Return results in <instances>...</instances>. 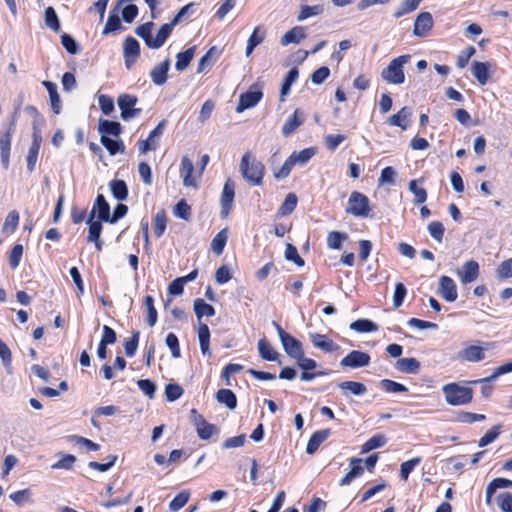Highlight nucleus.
<instances>
[{
  "label": "nucleus",
  "instance_id": "1",
  "mask_svg": "<svg viewBox=\"0 0 512 512\" xmlns=\"http://www.w3.org/2000/svg\"><path fill=\"white\" fill-rule=\"evenodd\" d=\"M240 171L243 178L251 186H260L263 183V177L265 174V166L261 161H258L255 156L250 152L245 153L242 156L240 162Z\"/></svg>",
  "mask_w": 512,
  "mask_h": 512
},
{
  "label": "nucleus",
  "instance_id": "2",
  "mask_svg": "<svg viewBox=\"0 0 512 512\" xmlns=\"http://www.w3.org/2000/svg\"><path fill=\"white\" fill-rule=\"evenodd\" d=\"M410 60V55H401L392 59L388 66L381 71V78L388 84L399 85L405 81L404 65Z\"/></svg>",
  "mask_w": 512,
  "mask_h": 512
},
{
  "label": "nucleus",
  "instance_id": "3",
  "mask_svg": "<svg viewBox=\"0 0 512 512\" xmlns=\"http://www.w3.org/2000/svg\"><path fill=\"white\" fill-rule=\"evenodd\" d=\"M442 391L449 405L462 406L469 404L473 398V390L458 383H449L443 386Z\"/></svg>",
  "mask_w": 512,
  "mask_h": 512
},
{
  "label": "nucleus",
  "instance_id": "4",
  "mask_svg": "<svg viewBox=\"0 0 512 512\" xmlns=\"http://www.w3.org/2000/svg\"><path fill=\"white\" fill-rule=\"evenodd\" d=\"M273 324L276 328L279 339L286 354L295 360L297 358H301L302 354L304 353L301 342L289 333L285 332L278 323L273 322Z\"/></svg>",
  "mask_w": 512,
  "mask_h": 512
},
{
  "label": "nucleus",
  "instance_id": "5",
  "mask_svg": "<svg viewBox=\"0 0 512 512\" xmlns=\"http://www.w3.org/2000/svg\"><path fill=\"white\" fill-rule=\"evenodd\" d=\"M345 212L356 217H368L370 212L368 197L358 191L352 192Z\"/></svg>",
  "mask_w": 512,
  "mask_h": 512
},
{
  "label": "nucleus",
  "instance_id": "6",
  "mask_svg": "<svg viewBox=\"0 0 512 512\" xmlns=\"http://www.w3.org/2000/svg\"><path fill=\"white\" fill-rule=\"evenodd\" d=\"M492 344L485 342L483 346L469 344L465 345L458 353L457 358L462 361L477 363L486 358L485 351L491 348Z\"/></svg>",
  "mask_w": 512,
  "mask_h": 512
},
{
  "label": "nucleus",
  "instance_id": "7",
  "mask_svg": "<svg viewBox=\"0 0 512 512\" xmlns=\"http://www.w3.org/2000/svg\"><path fill=\"white\" fill-rule=\"evenodd\" d=\"M138 99L134 95L122 94L117 99V104L121 110V118L124 121L130 120L141 113L140 108H136Z\"/></svg>",
  "mask_w": 512,
  "mask_h": 512
},
{
  "label": "nucleus",
  "instance_id": "8",
  "mask_svg": "<svg viewBox=\"0 0 512 512\" xmlns=\"http://www.w3.org/2000/svg\"><path fill=\"white\" fill-rule=\"evenodd\" d=\"M370 355L366 352L352 350L344 358L341 359L340 365L343 368H362L370 364Z\"/></svg>",
  "mask_w": 512,
  "mask_h": 512
},
{
  "label": "nucleus",
  "instance_id": "9",
  "mask_svg": "<svg viewBox=\"0 0 512 512\" xmlns=\"http://www.w3.org/2000/svg\"><path fill=\"white\" fill-rule=\"evenodd\" d=\"M235 196V185L231 179H228L223 187V191L220 198L221 205V217L226 218L232 208V203Z\"/></svg>",
  "mask_w": 512,
  "mask_h": 512
},
{
  "label": "nucleus",
  "instance_id": "10",
  "mask_svg": "<svg viewBox=\"0 0 512 512\" xmlns=\"http://www.w3.org/2000/svg\"><path fill=\"white\" fill-rule=\"evenodd\" d=\"M139 54H140L139 42L131 36L126 37V39L124 41V46H123V56L125 59V65L128 69H130L132 67V65L135 63Z\"/></svg>",
  "mask_w": 512,
  "mask_h": 512
},
{
  "label": "nucleus",
  "instance_id": "11",
  "mask_svg": "<svg viewBox=\"0 0 512 512\" xmlns=\"http://www.w3.org/2000/svg\"><path fill=\"white\" fill-rule=\"evenodd\" d=\"M457 275L462 284H469L478 278L479 264L474 260L467 261L457 271Z\"/></svg>",
  "mask_w": 512,
  "mask_h": 512
},
{
  "label": "nucleus",
  "instance_id": "12",
  "mask_svg": "<svg viewBox=\"0 0 512 512\" xmlns=\"http://www.w3.org/2000/svg\"><path fill=\"white\" fill-rule=\"evenodd\" d=\"M438 292L447 302H454L458 297L456 284L448 276L440 277Z\"/></svg>",
  "mask_w": 512,
  "mask_h": 512
},
{
  "label": "nucleus",
  "instance_id": "13",
  "mask_svg": "<svg viewBox=\"0 0 512 512\" xmlns=\"http://www.w3.org/2000/svg\"><path fill=\"white\" fill-rule=\"evenodd\" d=\"M262 95V92L259 90H249L241 94L238 105L236 107V112L241 113L246 109L256 106L261 100Z\"/></svg>",
  "mask_w": 512,
  "mask_h": 512
},
{
  "label": "nucleus",
  "instance_id": "14",
  "mask_svg": "<svg viewBox=\"0 0 512 512\" xmlns=\"http://www.w3.org/2000/svg\"><path fill=\"white\" fill-rule=\"evenodd\" d=\"M433 26V18L429 12H421L414 23L413 34L418 37H424Z\"/></svg>",
  "mask_w": 512,
  "mask_h": 512
},
{
  "label": "nucleus",
  "instance_id": "15",
  "mask_svg": "<svg viewBox=\"0 0 512 512\" xmlns=\"http://www.w3.org/2000/svg\"><path fill=\"white\" fill-rule=\"evenodd\" d=\"M32 137V144L29 148L27 155V169L29 170V172H33L35 170L40 146L42 143V137L38 132L35 131Z\"/></svg>",
  "mask_w": 512,
  "mask_h": 512
},
{
  "label": "nucleus",
  "instance_id": "16",
  "mask_svg": "<svg viewBox=\"0 0 512 512\" xmlns=\"http://www.w3.org/2000/svg\"><path fill=\"white\" fill-rule=\"evenodd\" d=\"M170 68V60L166 59L165 61L157 64L150 72V77L152 82L155 85H163L167 80V73Z\"/></svg>",
  "mask_w": 512,
  "mask_h": 512
},
{
  "label": "nucleus",
  "instance_id": "17",
  "mask_svg": "<svg viewBox=\"0 0 512 512\" xmlns=\"http://www.w3.org/2000/svg\"><path fill=\"white\" fill-rule=\"evenodd\" d=\"M309 338L313 345L322 351L325 352H334L339 349V346L334 343L330 338L326 335L319 333H312L309 335Z\"/></svg>",
  "mask_w": 512,
  "mask_h": 512
},
{
  "label": "nucleus",
  "instance_id": "18",
  "mask_svg": "<svg viewBox=\"0 0 512 512\" xmlns=\"http://www.w3.org/2000/svg\"><path fill=\"white\" fill-rule=\"evenodd\" d=\"M194 165L191 159L187 156L182 157L181 160V177L183 178V185L185 187H196L195 178L192 176Z\"/></svg>",
  "mask_w": 512,
  "mask_h": 512
},
{
  "label": "nucleus",
  "instance_id": "19",
  "mask_svg": "<svg viewBox=\"0 0 512 512\" xmlns=\"http://www.w3.org/2000/svg\"><path fill=\"white\" fill-rule=\"evenodd\" d=\"M330 435V429H322L314 432L307 443L306 452L308 454H314L319 446L325 442Z\"/></svg>",
  "mask_w": 512,
  "mask_h": 512
},
{
  "label": "nucleus",
  "instance_id": "20",
  "mask_svg": "<svg viewBox=\"0 0 512 512\" xmlns=\"http://www.w3.org/2000/svg\"><path fill=\"white\" fill-rule=\"evenodd\" d=\"M175 26L176 25L173 24L172 21L170 23L163 24L158 30L156 36L152 38L151 44L148 43V47L152 49L160 48L165 43Z\"/></svg>",
  "mask_w": 512,
  "mask_h": 512
},
{
  "label": "nucleus",
  "instance_id": "21",
  "mask_svg": "<svg viewBox=\"0 0 512 512\" xmlns=\"http://www.w3.org/2000/svg\"><path fill=\"white\" fill-rule=\"evenodd\" d=\"M91 212H94V217L97 216L100 221H106V222L109 221L110 206L102 194H99L96 197V200H95V203H94V206H93Z\"/></svg>",
  "mask_w": 512,
  "mask_h": 512
},
{
  "label": "nucleus",
  "instance_id": "22",
  "mask_svg": "<svg viewBox=\"0 0 512 512\" xmlns=\"http://www.w3.org/2000/svg\"><path fill=\"white\" fill-rule=\"evenodd\" d=\"M411 115V109L405 106L401 108L398 111V113L390 116L387 119V124H389L390 126L400 127L402 130H406L408 127L407 120L411 117Z\"/></svg>",
  "mask_w": 512,
  "mask_h": 512
},
{
  "label": "nucleus",
  "instance_id": "23",
  "mask_svg": "<svg viewBox=\"0 0 512 512\" xmlns=\"http://www.w3.org/2000/svg\"><path fill=\"white\" fill-rule=\"evenodd\" d=\"M306 37L305 29L301 26L293 27L287 31L280 39L282 46H287L291 43L298 44Z\"/></svg>",
  "mask_w": 512,
  "mask_h": 512
},
{
  "label": "nucleus",
  "instance_id": "24",
  "mask_svg": "<svg viewBox=\"0 0 512 512\" xmlns=\"http://www.w3.org/2000/svg\"><path fill=\"white\" fill-rule=\"evenodd\" d=\"M198 339L202 354L210 357L212 355L210 351V330L205 323L200 322L199 324Z\"/></svg>",
  "mask_w": 512,
  "mask_h": 512
},
{
  "label": "nucleus",
  "instance_id": "25",
  "mask_svg": "<svg viewBox=\"0 0 512 512\" xmlns=\"http://www.w3.org/2000/svg\"><path fill=\"white\" fill-rule=\"evenodd\" d=\"M338 387L344 392L346 397L348 396L347 392L355 396H362L367 392V387L363 383L356 381H344L339 383Z\"/></svg>",
  "mask_w": 512,
  "mask_h": 512
},
{
  "label": "nucleus",
  "instance_id": "26",
  "mask_svg": "<svg viewBox=\"0 0 512 512\" xmlns=\"http://www.w3.org/2000/svg\"><path fill=\"white\" fill-rule=\"evenodd\" d=\"M43 86L49 93L51 108L55 114H59L61 111V100L57 91V85L51 81H43Z\"/></svg>",
  "mask_w": 512,
  "mask_h": 512
},
{
  "label": "nucleus",
  "instance_id": "27",
  "mask_svg": "<svg viewBox=\"0 0 512 512\" xmlns=\"http://www.w3.org/2000/svg\"><path fill=\"white\" fill-rule=\"evenodd\" d=\"M395 368L402 373L414 374L418 372L420 362L415 358H401L396 361Z\"/></svg>",
  "mask_w": 512,
  "mask_h": 512
},
{
  "label": "nucleus",
  "instance_id": "28",
  "mask_svg": "<svg viewBox=\"0 0 512 512\" xmlns=\"http://www.w3.org/2000/svg\"><path fill=\"white\" fill-rule=\"evenodd\" d=\"M216 399L220 404L225 405L228 409L234 410L237 406V398L235 393L230 389H220L216 394Z\"/></svg>",
  "mask_w": 512,
  "mask_h": 512
},
{
  "label": "nucleus",
  "instance_id": "29",
  "mask_svg": "<svg viewBox=\"0 0 512 512\" xmlns=\"http://www.w3.org/2000/svg\"><path fill=\"white\" fill-rule=\"evenodd\" d=\"M512 487V480L506 478H495L486 487V502L489 503L492 495L497 489Z\"/></svg>",
  "mask_w": 512,
  "mask_h": 512
},
{
  "label": "nucleus",
  "instance_id": "30",
  "mask_svg": "<svg viewBox=\"0 0 512 512\" xmlns=\"http://www.w3.org/2000/svg\"><path fill=\"white\" fill-rule=\"evenodd\" d=\"M258 351L259 355L262 359L267 361H275L278 358V353L273 350L270 343L266 340V338H261L258 341Z\"/></svg>",
  "mask_w": 512,
  "mask_h": 512
},
{
  "label": "nucleus",
  "instance_id": "31",
  "mask_svg": "<svg viewBox=\"0 0 512 512\" xmlns=\"http://www.w3.org/2000/svg\"><path fill=\"white\" fill-rule=\"evenodd\" d=\"M194 311L199 321L204 316L212 317L215 314L214 307L200 298L194 301Z\"/></svg>",
  "mask_w": 512,
  "mask_h": 512
},
{
  "label": "nucleus",
  "instance_id": "32",
  "mask_svg": "<svg viewBox=\"0 0 512 512\" xmlns=\"http://www.w3.org/2000/svg\"><path fill=\"white\" fill-rule=\"evenodd\" d=\"M471 71L472 75L481 85H485L488 82L489 73L486 63L475 61L472 64Z\"/></svg>",
  "mask_w": 512,
  "mask_h": 512
},
{
  "label": "nucleus",
  "instance_id": "33",
  "mask_svg": "<svg viewBox=\"0 0 512 512\" xmlns=\"http://www.w3.org/2000/svg\"><path fill=\"white\" fill-rule=\"evenodd\" d=\"M303 121V119L298 117V110H295L294 113L291 114L285 121L282 127V134L284 136L291 135L299 126L303 124Z\"/></svg>",
  "mask_w": 512,
  "mask_h": 512
},
{
  "label": "nucleus",
  "instance_id": "34",
  "mask_svg": "<svg viewBox=\"0 0 512 512\" xmlns=\"http://www.w3.org/2000/svg\"><path fill=\"white\" fill-rule=\"evenodd\" d=\"M195 47H190L184 52H180L177 54L175 68L178 71H184L190 64L191 60L194 57Z\"/></svg>",
  "mask_w": 512,
  "mask_h": 512
},
{
  "label": "nucleus",
  "instance_id": "35",
  "mask_svg": "<svg viewBox=\"0 0 512 512\" xmlns=\"http://www.w3.org/2000/svg\"><path fill=\"white\" fill-rule=\"evenodd\" d=\"M350 329L358 333H369L378 330V325L369 319H358L350 324Z\"/></svg>",
  "mask_w": 512,
  "mask_h": 512
},
{
  "label": "nucleus",
  "instance_id": "36",
  "mask_svg": "<svg viewBox=\"0 0 512 512\" xmlns=\"http://www.w3.org/2000/svg\"><path fill=\"white\" fill-rule=\"evenodd\" d=\"M418 183H423V179H414L409 183V191L414 195V202L416 205H420L427 200V192L424 188L417 186Z\"/></svg>",
  "mask_w": 512,
  "mask_h": 512
},
{
  "label": "nucleus",
  "instance_id": "37",
  "mask_svg": "<svg viewBox=\"0 0 512 512\" xmlns=\"http://www.w3.org/2000/svg\"><path fill=\"white\" fill-rule=\"evenodd\" d=\"M70 443L79 448H85L88 451H97L100 449V445L93 442L90 439H87L78 435H71L68 437Z\"/></svg>",
  "mask_w": 512,
  "mask_h": 512
},
{
  "label": "nucleus",
  "instance_id": "38",
  "mask_svg": "<svg viewBox=\"0 0 512 512\" xmlns=\"http://www.w3.org/2000/svg\"><path fill=\"white\" fill-rule=\"evenodd\" d=\"M387 443V438L383 434H375L367 440L362 446V453H368L371 450L381 448Z\"/></svg>",
  "mask_w": 512,
  "mask_h": 512
},
{
  "label": "nucleus",
  "instance_id": "39",
  "mask_svg": "<svg viewBox=\"0 0 512 512\" xmlns=\"http://www.w3.org/2000/svg\"><path fill=\"white\" fill-rule=\"evenodd\" d=\"M110 189H111L113 196L119 201L125 200L128 196L127 185L123 180L111 181Z\"/></svg>",
  "mask_w": 512,
  "mask_h": 512
},
{
  "label": "nucleus",
  "instance_id": "40",
  "mask_svg": "<svg viewBox=\"0 0 512 512\" xmlns=\"http://www.w3.org/2000/svg\"><path fill=\"white\" fill-rule=\"evenodd\" d=\"M94 212L90 213V216L87 220V224L89 225L88 237L87 240H98L100 238L102 232V224L100 220H94Z\"/></svg>",
  "mask_w": 512,
  "mask_h": 512
},
{
  "label": "nucleus",
  "instance_id": "41",
  "mask_svg": "<svg viewBox=\"0 0 512 512\" xmlns=\"http://www.w3.org/2000/svg\"><path fill=\"white\" fill-rule=\"evenodd\" d=\"M100 142L111 155H115L118 152H124V145L120 140H114L107 137L106 135H102Z\"/></svg>",
  "mask_w": 512,
  "mask_h": 512
},
{
  "label": "nucleus",
  "instance_id": "42",
  "mask_svg": "<svg viewBox=\"0 0 512 512\" xmlns=\"http://www.w3.org/2000/svg\"><path fill=\"white\" fill-rule=\"evenodd\" d=\"M32 495V490L30 488H26L11 493L9 495V499L17 506H23L25 503L31 502Z\"/></svg>",
  "mask_w": 512,
  "mask_h": 512
},
{
  "label": "nucleus",
  "instance_id": "43",
  "mask_svg": "<svg viewBox=\"0 0 512 512\" xmlns=\"http://www.w3.org/2000/svg\"><path fill=\"white\" fill-rule=\"evenodd\" d=\"M18 224H19V213L16 210H13V211L9 212V214L7 215V217L3 223V226H2V232L6 233V234H11L16 230Z\"/></svg>",
  "mask_w": 512,
  "mask_h": 512
},
{
  "label": "nucleus",
  "instance_id": "44",
  "mask_svg": "<svg viewBox=\"0 0 512 512\" xmlns=\"http://www.w3.org/2000/svg\"><path fill=\"white\" fill-rule=\"evenodd\" d=\"M347 239V234L339 231H331L327 236V245L330 249L339 250L342 242Z\"/></svg>",
  "mask_w": 512,
  "mask_h": 512
},
{
  "label": "nucleus",
  "instance_id": "45",
  "mask_svg": "<svg viewBox=\"0 0 512 512\" xmlns=\"http://www.w3.org/2000/svg\"><path fill=\"white\" fill-rule=\"evenodd\" d=\"M99 130L103 134L119 136L121 133V125L115 121L103 120L99 124Z\"/></svg>",
  "mask_w": 512,
  "mask_h": 512
},
{
  "label": "nucleus",
  "instance_id": "46",
  "mask_svg": "<svg viewBox=\"0 0 512 512\" xmlns=\"http://www.w3.org/2000/svg\"><path fill=\"white\" fill-rule=\"evenodd\" d=\"M419 4L420 2L418 0H403L400 6L395 10L393 16L395 18H400L417 9Z\"/></svg>",
  "mask_w": 512,
  "mask_h": 512
},
{
  "label": "nucleus",
  "instance_id": "47",
  "mask_svg": "<svg viewBox=\"0 0 512 512\" xmlns=\"http://www.w3.org/2000/svg\"><path fill=\"white\" fill-rule=\"evenodd\" d=\"M298 76H299V71L297 68H292L288 72V74L285 78V81L282 85V88H281V94H280L281 101H284V97L289 94L291 86L297 80Z\"/></svg>",
  "mask_w": 512,
  "mask_h": 512
},
{
  "label": "nucleus",
  "instance_id": "48",
  "mask_svg": "<svg viewBox=\"0 0 512 512\" xmlns=\"http://www.w3.org/2000/svg\"><path fill=\"white\" fill-rule=\"evenodd\" d=\"M190 498V492L188 490H183L179 494H177L174 499L170 502L169 508L172 512H177L182 507L186 505Z\"/></svg>",
  "mask_w": 512,
  "mask_h": 512
},
{
  "label": "nucleus",
  "instance_id": "49",
  "mask_svg": "<svg viewBox=\"0 0 512 512\" xmlns=\"http://www.w3.org/2000/svg\"><path fill=\"white\" fill-rule=\"evenodd\" d=\"M144 305L147 309V323L150 327H153L157 322V310L154 306V299L152 296L147 295L144 298Z\"/></svg>",
  "mask_w": 512,
  "mask_h": 512
},
{
  "label": "nucleus",
  "instance_id": "50",
  "mask_svg": "<svg viewBox=\"0 0 512 512\" xmlns=\"http://www.w3.org/2000/svg\"><path fill=\"white\" fill-rule=\"evenodd\" d=\"M166 214L164 210H160L154 217V234L156 237H161L166 229Z\"/></svg>",
  "mask_w": 512,
  "mask_h": 512
},
{
  "label": "nucleus",
  "instance_id": "51",
  "mask_svg": "<svg viewBox=\"0 0 512 512\" xmlns=\"http://www.w3.org/2000/svg\"><path fill=\"white\" fill-rule=\"evenodd\" d=\"M297 206V196L294 193H289L285 201L282 203L279 209V213L283 216L292 213Z\"/></svg>",
  "mask_w": 512,
  "mask_h": 512
},
{
  "label": "nucleus",
  "instance_id": "52",
  "mask_svg": "<svg viewBox=\"0 0 512 512\" xmlns=\"http://www.w3.org/2000/svg\"><path fill=\"white\" fill-rule=\"evenodd\" d=\"M183 393V388L176 383H169L165 387V396L169 402L178 400L183 395Z\"/></svg>",
  "mask_w": 512,
  "mask_h": 512
},
{
  "label": "nucleus",
  "instance_id": "53",
  "mask_svg": "<svg viewBox=\"0 0 512 512\" xmlns=\"http://www.w3.org/2000/svg\"><path fill=\"white\" fill-rule=\"evenodd\" d=\"M227 242V233L226 230H221L219 233L216 234V236L213 238L211 242V248L212 250L217 254L220 255Z\"/></svg>",
  "mask_w": 512,
  "mask_h": 512
},
{
  "label": "nucleus",
  "instance_id": "54",
  "mask_svg": "<svg viewBox=\"0 0 512 512\" xmlns=\"http://www.w3.org/2000/svg\"><path fill=\"white\" fill-rule=\"evenodd\" d=\"M45 24L55 32L60 30V22L53 7L45 9Z\"/></svg>",
  "mask_w": 512,
  "mask_h": 512
},
{
  "label": "nucleus",
  "instance_id": "55",
  "mask_svg": "<svg viewBox=\"0 0 512 512\" xmlns=\"http://www.w3.org/2000/svg\"><path fill=\"white\" fill-rule=\"evenodd\" d=\"M314 155V148H306L298 153L294 152L293 154L290 155V157L294 158L295 165H305Z\"/></svg>",
  "mask_w": 512,
  "mask_h": 512
},
{
  "label": "nucleus",
  "instance_id": "56",
  "mask_svg": "<svg viewBox=\"0 0 512 512\" xmlns=\"http://www.w3.org/2000/svg\"><path fill=\"white\" fill-rule=\"evenodd\" d=\"M498 507L502 512H512V494L509 492L499 493L496 497Z\"/></svg>",
  "mask_w": 512,
  "mask_h": 512
},
{
  "label": "nucleus",
  "instance_id": "57",
  "mask_svg": "<svg viewBox=\"0 0 512 512\" xmlns=\"http://www.w3.org/2000/svg\"><path fill=\"white\" fill-rule=\"evenodd\" d=\"M428 232L430 236L435 239L437 242H442L445 228L443 224L439 221H432L428 224Z\"/></svg>",
  "mask_w": 512,
  "mask_h": 512
},
{
  "label": "nucleus",
  "instance_id": "58",
  "mask_svg": "<svg viewBox=\"0 0 512 512\" xmlns=\"http://www.w3.org/2000/svg\"><path fill=\"white\" fill-rule=\"evenodd\" d=\"M380 385L382 389L385 390L387 393H398L408 391V388L405 385L390 379L381 380Z\"/></svg>",
  "mask_w": 512,
  "mask_h": 512
},
{
  "label": "nucleus",
  "instance_id": "59",
  "mask_svg": "<svg viewBox=\"0 0 512 512\" xmlns=\"http://www.w3.org/2000/svg\"><path fill=\"white\" fill-rule=\"evenodd\" d=\"M421 462L420 457L412 458L408 461L403 462L400 465V476L403 480H407L409 477V474L413 471V469L418 466Z\"/></svg>",
  "mask_w": 512,
  "mask_h": 512
},
{
  "label": "nucleus",
  "instance_id": "60",
  "mask_svg": "<svg viewBox=\"0 0 512 512\" xmlns=\"http://www.w3.org/2000/svg\"><path fill=\"white\" fill-rule=\"evenodd\" d=\"M500 429H501V426L500 425H496L493 428H491L489 431H487L480 438L479 443H478L479 447H485L488 444H490L493 441H495L498 438V436L500 435Z\"/></svg>",
  "mask_w": 512,
  "mask_h": 512
},
{
  "label": "nucleus",
  "instance_id": "61",
  "mask_svg": "<svg viewBox=\"0 0 512 512\" xmlns=\"http://www.w3.org/2000/svg\"><path fill=\"white\" fill-rule=\"evenodd\" d=\"M139 340V331H135L132 333L131 338L124 341V349L125 353L128 357H132L135 355L138 347Z\"/></svg>",
  "mask_w": 512,
  "mask_h": 512
},
{
  "label": "nucleus",
  "instance_id": "62",
  "mask_svg": "<svg viewBox=\"0 0 512 512\" xmlns=\"http://www.w3.org/2000/svg\"><path fill=\"white\" fill-rule=\"evenodd\" d=\"M295 166L294 158L290 156L286 159L280 169L274 171V177L276 179H285L290 175L291 170Z\"/></svg>",
  "mask_w": 512,
  "mask_h": 512
},
{
  "label": "nucleus",
  "instance_id": "63",
  "mask_svg": "<svg viewBox=\"0 0 512 512\" xmlns=\"http://www.w3.org/2000/svg\"><path fill=\"white\" fill-rule=\"evenodd\" d=\"M174 215L180 219L188 220L191 217V208L185 200H180L174 207Z\"/></svg>",
  "mask_w": 512,
  "mask_h": 512
},
{
  "label": "nucleus",
  "instance_id": "64",
  "mask_svg": "<svg viewBox=\"0 0 512 512\" xmlns=\"http://www.w3.org/2000/svg\"><path fill=\"white\" fill-rule=\"evenodd\" d=\"M497 276L501 279L512 277V258L504 260L497 268Z\"/></svg>",
  "mask_w": 512,
  "mask_h": 512
}]
</instances>
